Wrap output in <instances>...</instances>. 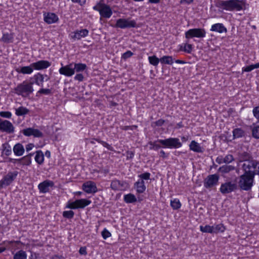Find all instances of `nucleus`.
<instances>
[{"label":"nucleus","instance_id":"obj_47","mask_svg":"<svg viewBox=\"0 0 259 259\" xmlns=\"http://www.w3.org/2000/svg\"><path fill=\"white\" fill-rule=\"evenodd\" d=\"M252 134L254 138L259 139V126H256L253 128Z\"/></svg>","mask_w":259,"mask_h":259},{"label":"nucleus","instance_id":"obj_51","mask_svg":"<svg viewBox=\"0 0 259 259\" xmlns=\"http://www.w3.org/2000/svg\"><path fill=\"white\" fill-rule=\"evenodd\" d=\"M0 116L3 118H10L12 113L10 111H1L0 112Z\"/></svg>","mask_w":259,"mask_h":259},{"label":"nucleus","instance_id":"obj_37","mask_svg":"<svg viewBox=\"0 0 259 259\" xmlns=\"http://www.w3.org/2000/svg\"><path fill=\"white\" fill-rule=\"evenodd\" d=\"M2 40L5 43L12 42L13 40V35L11 33H4L3 34Z\"/></svg>","mask_w":259,"mask_h":259},{"label":"nucleus","instance_id":"obj_28","mask_svg":"<svg viewBox=\"0 0 259 259\" xmlns=\"http://www.w3.org/2000/svg\"><path fill=\"white\" fill-rule=\"evenodd\" d=\"M245 135V131L241 128H236L233 131V139L243 137Z\"/></svg>","mask_w":259,"mask_h":259},{"label":"nucleus","instance_id":"obj_35","mask_svg":"<svg viewBox=\"0 0 259 259\" xmlns=\"http://www.w3.org/2000/svg\"><path fill=\"white\" fill-rule=\"evenodd\" d=\"M213 227V234H217L219 232H224L225 230V227L222 224L214 225Z\"/></svg>","mask_w":259,"mask_h":259},{"label":"nucleus","instance_id":"obj_36","mask_svg":"<svg viewBox=\"0 0 259 259\" xmlns=\"http://www.w3.org/2000/svg\"><path fill=\"white\" fill-rule=\"evenodd\" d=\"M13 259H27V254L22 250H19L14 254Z\"/></svg>","mask_w":259,"mask_h":259},{"label":"nucleus","instance_id":"obj_20","mask_svg":"<svg viewBox=\"0 0 259 259\" xmlns=\"http://www.w3.org/2000/svg\"><path fill=\"white\" fill-rule=\"evenodd\" d=\"M44 21L48 24H52L57 22L59 20L58 17L53 13L44 14Z\"/></svg>","mask_w":259,"mask_h":259},{"label":"nucleus","instance_id":"obj_3","mask_svg":"<svg viewBox=\"0 0 259 259\" xmlns=\"http://www.w3.org/2000/svg\"><path fill=\"white\" fill-rule=\"evenodd\" d=\"M33 84V82L24 81L22 83L18 84L17 86L14 88V93L22 97H27L32 94L34 91Z\"/></svg>","mask_w":259,"mask_h":259},{"label":"nucleus","instance_id":"obj_60","mask_svg":"<svg viewBox=\"0 0 259 259\" xmlns=\"http://www.w3.org/2000/svg\"><path fill=\"white\" fill-rule=\"evenodd\" d=\"M74 3H78L80 6H83L86 3V0H71Z\"/></svg>","mask_w":259,"mask_h":259},{"label":"nucleus","instance_id":"obj_53","mask_svg":"<svg viewBox=\"0 0 259 259\" xmlns=\"http://www.w3.org/2000/svg\"><path fill=\"white\" fill-rule=\"evenodd\" d=\"M102 236L104 239H106L111 236V234L106 229H104L102 232Z\"/></svg>","mask_w":259,"mask_h":259},{"label":"nucleus","instance_id":"obj_46","mask_svg":"<svg viewBox=\"0 0 259 259\" xmlns=\"http://www.w3.org/2000/svg\"><path fill=\"white\" fill-rule=\"evenodd\" d=\"M74 215V212L72 210L64 211L63 212V217L66 219H72Z\"/></svg>","mask_w":259,"mask_h":259},{"label":"nucleus","instance_id":"obj_8","mask_svg":"<svg viewBox=\"0 0 259 259\" xmlns=\"http://www.w3.org/2000/svg\"><path fill=\"white\" fill-rule=\"evenodd\" d=\"M185 34L187 39L193 37L203 38L205 37L206 31L203 28H193L186 31Z\"/></svg>","mask_w":259,"mask_h":259},{"label":"nucleus","instance_id":"obj_29","mask_svg":"<svg viewBox=\"0 0 259 259\" xmlns=\"http://www.w3.org/2000/svg\"><path fill=\"white\" fill-rule=\"evenodd\" d=\"M35 160L39 164L43 163L44 161V154L41 150H38L36 152Z\"/></svg>","mask_w":259,"mask_h":259},{"label":"nucleus","instance_id":"obj_19","mask_svg":"<svg viewBox=\"0 0 259 259\" xmlns=\"http://www.w3.org/2000/svg\"><path fill=\"white\" fill-rule=\"evenodd\" d=\"M238 158L240 162H243L244 163L253 159L251 153L245 151L239 152L238 154Z\"/></svg>","mask_w":259,"mask_h":259},{"label":"nucleus","instance_id":"obj_5","mask_svg":"<svg viewBox=\"0 0 259 259\" xmlns=\"http://www.w3.org/2000/svg\"><path fill=\"white\" fill-rule=\"evenodd\" d=\"M93 9L99 12L101 17L109 18L113 12L110 7L103 3V1H100L96 5L93 7Z\"/></svg>","mask_w":259,"mask_h":259},{"label":"nucleus","instance_id":"obj_64","mask_svg":"<svg viewBox=\"0 0 259 259\" xmlns=\"http://www.w3.org/2000/svg\"><path fill=\"white\" fill-rule=\"evenodd\" d=\"M51 259H64V257L62 255H54L51 257Z\"/></svg>","mask_w":259,"mask_h":259},{"label":"nucleus","instance_id":"obj_22","mask_svg":"<svg viewBox=\"0 0 259 259\" xmlns=\"http://www.w3.org/2000/svg\"><path fill=\"white\" fill-rule=\"evenodd\" d=\"M210 31L222 33L223 32H227V30L223 24L216 23L211 26Z\"/></svg>","mask_w":259,"mask_h":259},{"label":"nucleus","instance_id":"obj_9","mask_svg":"<svg viewBox=\"0 0 259 259\" xmlns=\"http://www.w3.org/2000/svg\"><path fill=\"white\" fill-rule=\"evenodd\" d=\"M115 27L121 29L135 28L137 27V23L134 20L120 18L117 20Z\"/></svg>","mask_w":259,"mask_h":259},{"label":"nucleus","instance_id":"obj_54","mask_svg":"<svg viewBox=\"0 0 259 259\" xmlns=\"http://www.w3.org/2000/svg\"><path fill=\"white\" fill-rule=\"evenodd\" d=\"M76 204L75 203V201L74 202H68L66 208H70V209H76Z\"/></svg>","mask_w":259,"mask_h":259},{"label":"nucleus","instance_id":"obj_55","mask_svg":"<svg viewBox=\"0 0 259 259\" xmlns=\"http://www.w3.org/2000/svg\"><path fill=\"white\" fill-rule=\"evenodd\" d=\"M133 55V53L131 51H127L125 53H123L122 58L125 60L127 58H130Z\"/></svg>","mask_w":259,"mask_h":259},{"label":"nucleus","instance_id":"obj_43","mask_svg":"<svg viewBox=\"0 0 259 259\" xmlns=\"http://www.w3.org/2000/svg\"><path fill=\"white\" fill-rule=\"evenodd\" d=\"M259 68V63H257L255 64H252L249 66H247L245 67L242 68L243 71L244 72H250L254 69Z\"/></svg>","mask_w":259,"mask_h":259},{"label":"nucleus","instance_id":"obj_24","mask_svg":"<svg viewBox=\"0 0 259 259\" xmlns=\"http://www.w3.org/2000/svg\"><path fill=\"white\" fill-rule=\"evenodd\" d=\"M75 203L76 204V209L83 208L85 206L90 204L91 203V201L85 199H80L76 200Z\"/></svg>","mask_w":259,"mask_h":259},{"label":"nucleus","instance_id":"obj_33","mask_svg":"<svg viewBox=\"0 0 259 259\" xmlns=\"http://www.w3.org/2000/svg\"><path fill=\"white\" fill-rule=\"evenodd\" d=\"M3 154L6 156H9L12 153V149L10 145L8 143H5L2 145Z\"/></svg>","mask_w":259,"mask_h":259},{"label":"nucleus","instance_id":"obj_25","mask_svg":"<svg viewBox=\"0 0 259 259\" xmlns=\"http://www.w3.org/2000/svg\"><path fill=\"white\" fill-rule=\"evenodd\" d=\"M135 187L138 193H143L146 189L144 181L143 180H139L136 182L135 183Z\"/></svg>","mask_w":259,"mask_h":259},{"label":"nucleus","instance_id":"obj_57","mask_svg":"<svg viewBox=\"0 0 259 259\" xmlns=\"http://www.w3.org/2000/svg\"><path fill=\"white\" fill-rule=\"evenodd\" d=\"M101 144L104 147H106L107 149H108L109 150H110V151H113V147L110 145H109V144H108L107 142H101Z\"/></svg>","mask_w":259,"mask_h":259},{"label":"nucleus","instance_id":"obj_27","mask_svg":"<svg viewBox=\"0 0 259 259\" xmlns=\"http://www.w3.org/2000/svg\"><path fill=\"white\" fill-rule=\"evenodd\" d=\"M34 82L38 86L42 87L43 82H44V75L40 73H37L36 74L34 75Z\"/></svg>","mask_w":259,"mask_h":259},{"label":"nucleus","instance_id":"obj_62","mask_svg":"<svg viewBox=\"0 0 259 259\" xmlns=\"http://www.w3.org/2000/svg\"><path fill=\"white\" fill-rule=\"evenodd\" d=\"M126 154L127 159H132L134 156V153L133 151H127Z\"/></svg>","mask_w":259,"mask_h":259},{"label":"nucleus","instance_id":"obj_2","mask_svg":"<svg viewBox=\"0 0 259 259\" xmlns=\"http://www.w3.org/2000/svg\"><path fill=\"white\" fill-rule=\"evenodd\" d=\"M214 3L215 6L221 9V12L223 10L239 11L243 9V2L239 0H215Z\"/></svg>","mask_w":259,"mask_h":259},{"label":"nucleus","instance_id":"obj_49","mask_svg":"<svg viewBox=\"0 0 259 259\" xmlns=\"http://www.w3.org/2000/svg\"><path fill=\"white\" fill-rule=\"evenodd\" d=\"M223 158V162L226 163H229L234 160V158L232 155L228 154Z\"/></svg>","mask_w":259,"mask_h":259},{"label":"nucleus","instance_id":"obj_10","mask_svg":"<svg viewBox=\"0 0 259 259\" xmlns=\"http://www.w3.org/2000/svg\"><path fill=\"white\" fill-rule=\"evenodd\" d=\"M110 187L114 191H124L128 188L129 185L124 181L115 179L111 181Z\"/></svg>","mask_w":259,"mask_h":259},{"label":"nucleus","instance_id":"obj_34","mask_svg":"<svg viewBox=\"0 0 259 259\" xmlns=\"http://www.w3.org/2000/svg\"><path fill=\"white\" fill-rule=\"evenodd\" d=\"M16 114L17 116H22L28 113L29 110L26 107L21 106L15 109Z\"/></svg>","mask_w":259,"mask_h":259},{"label":"nucleus","instance_id":"obj_15","mask_svg":"<svg viewBox=\"0 0 259 259\" xmlns=\"http://www.w3.org/2000/svg\"><path fill=\"white\" fill-rule=\"evenodd\" d=\"M32 64L33 69L37 70L46 69L51 65V63L47 60H39Z\"/></svg>","mask_w":259,"mask_h":259},{"label":"nucleus","instance_id":"obj_6","mask_svg":"<svg viewBox=\"0 0 259 259\" xmlns=\"http://www.w3.org/2000/svg\"><path fill=\"white\" fill-rule=\"evenodd\" d=\"M257 164L258 161L254 159L243 163L241 165V168L244 172L243 173L255 176V171L257 168Z\"/></svg>","mask_w":259,"mask_h":259},{"label":"nucleus","instance_id":"obj_38","mask_svg":"<svg viewBox=\"0 0 259 259\" xmlns=\"http://www.w3.org/2000/svg\"><path fill=\"white\" fill-rule=\"evenodd\" d=\"M87 68V65L82 63H75L74 65L73 69L76 72H81L83 71Z\"/></svg>","mask_w":259,"mask_h":259},{"label":"nucleus","instance_id":"obj_7","mask_svg":"<svg viewBox=\"0 0 259 259\" xmlns=\"http://www.w3.org/2000/svg\"><path fill=\"white\" fill-rule=\"evenodd\" d=\"M19 172L17 170L10 171L0 180V189L10 185L17 178Z\"/></svg>","mask_w":259,"mask_h":259},{"label":"nucleus","instance_id":"obj_44","mask_svg":"<svg viewBox=\"0 0 259 259\" xmlns=\"http://www.w3.org/2000/svg\"><path fill=\"white\" fill-rule=\"evenodd\" d=\"M180 50L181 51H184L187 53H191L192 50V45L191 44H185L184 45V47L182 46Z\"/></svg>","mask_w":259,"mask_h":259},{"label":"nucleus","instance_id":"obj_30","mask_svg":"<svg viewBox=\"0 0 259 259\" xmlns=\"http://www.w3.org/2000/svg\"><path fill=\"white\" fill-rule=\"evenodd\" d=\"M123 199L124 202L127 203H132L137 201L136 196L132 193L124 195Z\"/></svg>","mask_w":259,"mask_h":259},{"label":"nucleus","instance_id":"obj_42","mask_svg":"<svg viewBox=\"0 0 259 259\" xmlns=\"http://www.w3.org/2000/svg\"><path fill=\"white\" fill-rule=\"evenodd\" d=\"M170 206L174 209H178L181 206V203L178 199H174L170 201Z\"/></svg>","mask_w":259,"mask_h":259},{"label":"nucleus","instance_id":"obj_4","mask_svg":"<svg viewBox=\"0 0 259 259\" xmlns=\"http://www.w3.org/2000/svg\"><path fill=\"white\" fill-rule=\"evenodd\" d=\"M254 177L243 173L238 177V187L241 190L250 191L253 185Z\"/></svg>","mask_w":259,"mask_h":259},{"label":"nucleus","instance_id":"obj_14","mask_svg":"<svg viewBox=\"0 0 259 259\" xmlns=\"http://www.w3.org/2000/svg\"><path fill=\"white\" fill-rule=\"evenodd\" d=\"M82 188L87 193H95L97 192L98 189L95 182L87 181L83 184Z\"/></svg>","mask_w":259,"mask_h":259},{"label":"nucleus","instance_id":"obj_63","mask_svg":"<svg viewBox=\"0 0 259 259\" xmlns=\"http://www.w3.org/2000/svg\"><path fill=\"white\" fill-rule=\"evenodd\" d=\"M34 147V144L32 143L28 144L26 146V149L27 151H29Z\"/></svg>","mask_w":259,"mask_h":259},{"label":"nucleus","instance_id":"obj_58","mask_svg":"<svg viewBox=\"0 0 259 259\" xmlns=\"http://www.w3.org/2000/svg\"><path fill=\"white\" fill-rule=\"evenodd\" d=\"M165 122V120L162 119H160L154 122L155 125L157 126H162Z\"/></svg>","mask_w":259,"mask_h":259},{"label":"nucleus","instance_id":"obj_50","mask_svg":"<svg viewBox=\"0 0 259 259\" xmlns=\"http://www.w3.org/2000/svg\"><path fill=\"white\" fill-rule=\"evenodd\" d=\"M150 173L146 172L139 175V177L141 179V180H148L150 179Z\"/></svg>","mask_w":259,"mask_h":259},{"label":"nucleus","instance_id":"obj_26","mask_svg":"<svg viewBox=\"0 0 259 259\" xmlns=\"http://www.w3.org/2000/svg\"><path fill=\"white\" fill-rule=\"evenodd\" d=\"M190 149L195 152H203V148L195 141H192L189 145Z\"/></svg>","mask_w":259,"mask_h":259},{"label":"nucleus","instance_id":"obj_59","mask_svg":"<svg viewBox=\"0 0 259 259\" xmlns=\"http://www.w3.org/2000/svg\"><path fill=\"white\" fill-rule=\"evenodd\" d=\"M74 79L75 80H78L79 81H81L83 80V76L82 74H80V73H79V74H77L75 77H74Z\"/></svg>","mask_w":259,"mask_h":259},{"label":"nucleus","instance_id":"obj_52","mask_svg":"<svg viewBox=\"0 0 259 259\" xmlns=\"http://www.w3.org/2000/svg\"><path fill=\"white\" fill-rule=\"evenodd\" d=\"M253 116L257 119L259 122V106L253 108L252 110Z\"/></svg>","mask_w":259,"mask_h":259},{"label":"nucleus","instance_id":"obj_40","mask_svg":"<svg viewBox=\"0 0 259 259\" xmlns=\"http://www.w3.org/2000/svg\"><path fill=\"white\" fill-rule=\"evenodd\" d=\"M200 230L203 233H208L213 234V227L212 226L205 225V226H200Z\"/></svg>","mask_w":259,"mask_h":259},{"label":"nucleus","instance_id":"obj_1","mask_svg":"<svg viewBox=\"0 0 259 259\" xmlns=\"http://www.w3.org/2000/svg\"><path fill=\"white\" fill-rule=\"evenodd\" d=\"M158 142L161 144L163 147L168 148H178L182 147V144L180 142V140L176 138H169L164 140H157L154 142H149L150 149L154 150H158L161 148V146L158 144Z\"/></svg>","mask_w":259,"mask_h":259},{"label":"nucleus","instance_id":"obj_61","mask_svg":"<svg viewBox=\"0 0 259 259\" xmlns=\"http://www.w3.org/2000/svg\"><path fill=\"white\" fill-rule=\"evenodd\" d=\"M79 252L80 254H83L85 255L87 254L86 247H81L80 248Z\"/></svg>","mask_w":259,"mask_h":259},{"label":"nucleus","instance_id":"obj_16","mask_svg":"<svg viewBox=\"0 0 259 259\" xmlns=\"http://www.w3.org/2000/svg\"><path fill=\"white\" fill-rule=\"evenodd\" d=\"M54 185V184L53 181L46 180L40 183L38 186V188L40 192L46 193L49 191L50 187H53Z\"/></svg>","mask_w":259,"mask_h":259},{"label":"nucleus","instance_id":"obj_41","mask_svg":"<svg viewBox=\"0 0 259 259\" xmlns=\"http://www.w3.org/2000/svg\"><path fill=\"white\" fill-rule=\"evenodd\" d=\"M234 169V167L231 165H223L220 167L219 169V171L222 173H227L230 171L231 170Z\"/></svg>","mask_w":259,"mask_h":259},{"label":"nucleus","instance_id":"obj_17","mask_svg":"<svg viewBox=\"0 0 259 259\" xmlns=\"http://www.w3.org/2000/svg\"><path fill=\"white\" fill-rule=\"evenodd\" d=\"M59 72L61 74L66 76H71L74 74V70L72 64L62 66L59 69Z\"/></svg>","mask_w":259,"mask_h":259},{"label":"nucleus","instance_id":"obj_13","mask_svg":"<svg viewBox=\"0 0 259 259\" xmlns=\"http://www.w3.org/2000/svg\"><path fill=\"white\" fill-rule=\"evenodd\" d=\"M0 131L9 134L13 133L14 132V127L10 121L0 118Z\"/></svg>","mask_w":259,"mask_h":259},{"label":"nucleus","instance_id":"obj_18","mask_svg":"<svg viewBox=\"0 0 259 259\" xmlns=\"http://www.w3.org/2000/svg\"><path fill=\"white\" fill-rule=\"evenodd\" d=\"M89 30L87 29H83L81 30H77L72 33L71 37L72 39L79 40L82 37H84L88 35Z\"/></svg>","mask_w":259,"mask_h":259},{"label":"nucleus","instance_id":"obj_23","mask_svg":"<svg viewBox=\"0 0 259 259\" xmlns=\"http://www.w3.org/2000/svg\"><path fill=\"white\" fill-rule=\"evenodd\" d=\"M13 152L15 155L22 156L25 151L23 146L21 143H17L13 147Z\"/></svg>","mask_w":259,"mask_h":259},{"label":"nucleus","instance_id":"obj_56","mask_svg":"<svg viewBox=\"0 0 259 259\" xmlns=\"http://www.w3.org/2000/svg\"><path fill=\"white\" fill-rule=\"evenodd\" d=\"M33 134V136L35 137L40 138L42 137L43 136L42 133L37 129L34 128Z\"/></svg>","mask_w":259,"mask_h":259},{"label":"nucleus","instance_id":"obj_45","mask_svg":"<svg viewBox=\"0 0 259 259\" xmlns=\"http://www.w3.org/2000/svg\"><path fill=\"white\" fill-rule=\"evenodd\" d=\"M53 94L52 89H40L37 93V94H41L45 95H51Z\"/></svg>","mask_w":259,"mask_h":259},{"label":"nucleus","instance_id":"obj_32","mask_svg":"<svg viewBox=\"0 0 259 259\" xmlns=\"http://www.w3.org/2000/svg\"><path fill=\"white\" fill-rule=\"evenodd\" d=\"M161 64L172 65L174 63L172 57L170 56H164L160 59Z\"/></svg>","mask_w":259,"mask_h":259},{"label":"nucleus","instance_id":"obj_11","mask_svg":"<svg viewBox=\"0 0 259 259\" xmlns=\"http://www.w3.org/2000/svg\"><path fill=\"white\" fill-rule=\"evenodd\" d=\"M219 176L217 174L208 175L204 180V187L210 189L217 185L218 183Z\"/></svg>","mask_w":259,"mask_h":259},{"label":"nucleus","instance_id":"obj_31","mask_svg":"<svg viewBox=\"0 0 259 259\" xmlns=\"http://www.w3.org/2000/svg\"><path fill=\"white\" fill-rule=\"evenodd\" d=\"M33 154H29L23 157L19 160V162L23 165H29L31 163V157Z\"/></svg>","mask_w":259,"mask_h":259},{"label":"nucleus","instance_id":"obj_39","mask_svg":"<svg viewBox=\"0 0 259 259\" xmlns=\"http://www.w3.org/2000/svg\"><path fill=\"white\" fill-rule=\"evenodd\" d=\"M148 60L149 61V63L154 66H157L158 64H159L160 61V59H158L156 56L153 55L152 56H149L148 57Z\"/></svg>","mask_w":259,"mask_h":259},{"label":"nucleus","instance_id":"obj_21","mask_svg":"<svg viewBox=\"0 0 259 259\" xmlns=\"http://www.w3.org/2000/svg\"><path fill=\"white\" fill-rule=\"evenodd\" d=\"M33 70L32 63L29 66L19 67L16 69V71L18 73H22L23 74H30L32 73Z\"/></svg>","mask_w":259,"mask_h":259},{"label":"nucleus","instance_id":"obj_48","mask_svg":"<svg viewBox=\"0 0 259 259\" xmlns=\"http://www.w3.org/2000/svg\"><path fill=\"white\" fill-rule=\"evenodd\" d=\"M33 128H27L23 130L22 133L26 136H33Z\"/></svg>","mask_w":259,"mask_h":259},{"label":"nucleus","instance_id":"obj_12","mask_svg":"<svg viewBox=\"0 0 259 259\" xmlns=\"http://www.w3.org/2000/svg\"><path fill=\"white\" fill-rule=\"evenodd\" d=\"M238 188L237 184L231 181L227 182L221 185L220 190L223 194H228L237 190Z\"/></svg>","mask_w":259,"mask_h":259}]
</instances>
